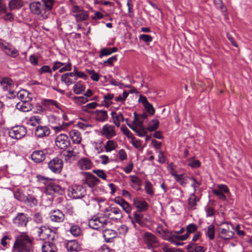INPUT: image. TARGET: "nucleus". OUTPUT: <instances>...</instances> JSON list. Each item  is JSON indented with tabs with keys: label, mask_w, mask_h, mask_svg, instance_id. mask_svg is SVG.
I'll return each instance as SVG.
<instances>
[{
	"label": "nucleus",
	"mask_w": 252,
	"mask_h": 252,
	"mask_svg": "<svg viewBox=\"0 0 252 252\" xmlns=\"http://www.w3.org/2000/svg\"><path fill=\"white\" fill-rule=\"evenodd\" d=\"M32 239L26 232H21L16 236L13 249L16 252H29L32 248Z\"/></svg>",
	"instance_id": "1"
},
{
	"label": "nucleus",
	"mask_w": 252,
	"mask_h": 252,
	"mask_svg": "<svg viewBox=\"0 0 252 252\" xmlns=\"http://www.w3.org/2000/svg\"><path fill=\"white\" fill-rule=\"evenodd\" d=\"M31 13L37 16L40 20H44L48 18L41 1H33L29 5Z\"/></svg>",
	"instance_id": "2"
},
{
	"label": "nucleus",
	"mask_w": 252,
	"mask_h": 252,
	"mask_svg": "<svg viewBox=\"0 0 252 252\" xmlns=\"http://www.w3.org/2000/svg\"><path fill=\"white\" fill-rule=\"evenodd\" d=\"M36 232L40 239L43 240H53L55 238V232L45 226L37 227L35 228Z\"/></svg>",
	"instance_id": "3"
},
{
	"label": "nucleus",
	"mask_w": 252,
	"mask_h": 252,
	"mask_svg": "<svg viewBox=\"0 0 252 252\" xmlns=\"http://www.w3.org/2000/svg\"><path fill=\"white\" fill-rule=\"evenodd\" d=\"M68 196L73 199H80L86 195V189L81 186L74 185L68 189Z\"/></svg>",
	"instance_id": "4"
},
{
	"label": "nucleus",
	"mask_w": 252,
	"mask_h": 252,
	"mask_svg": "<svg viewBox=\"0 0 252 252\" xmlns=\"http://www.w3.org/2000/svg\"><path fill=\"white\" fill-rule=\"evenodd\" d=\"M82 174L84 176V178L82 180L83 184L87 185L89 188H95L100 184V180L91 173L83 172Z\"/></svg>",
	"instance_id": "5"
},
{
	"label": "nucleus",
	"mask_w": 252,
	"mask_h": 252,
	"mask_svg": "<svg viewBox=\"0 0 252 252\" xmlns=\"http://www.w3.org/2000/svg\"><path fill=\"white\" fill-rule=\"evenodd\" d=\"M0 48L4 53L12 58H16L19 56V51L10 44L0 39Z\"/></svg>",
	"instance_id": "6"
},
{
	"label": "nucleus",
	"mask_w": 252,
	"mask_h": 252,
	"mask_svg": "<svg viewBox=\"0 0 252 252\" xmlns=\"http://www.w3.org/2000/svg\"><path fill=\"white\" fill-rule=\"evenodd\" d=\"M104 217H94L89 221V226L94 229H98L100 228H104L108 223H110Z\"/></svg>",
	"instance_id": "7"
},
{
	"label": "nucleus",
	"mask_w": 252,
	"mask_h": 252,
	"mask_svg": "<svg viewBox=\"0 0 252 252\" xmlns=\"http://www.w3.org/2000/svg\"><path fill=\"white\" fill-rule=\"evenodd\" d=\"M234 234V227L232 224L226 223L220 228L219 236L224 240L232 238Z\"/></svg>",
	"instance_id": "8"
},
{
	"label": "nucleus",
	"mask_w": 252,
	"mask_h": 252,
	"mask_svg": "<svg viewBox=\"0 0 252 252\" xmlns=\"http://www.w3.org/2000/svg\"><path fill=\"white\" fill-rule=\"evenodd\" d=\"M27 133L26 128L23 126L12 127L9 131V136L13 139H20Z\"/></svg>",
	"instance_id": "9"
},
{
	"label": "nucleus",
	"mask_w": 252,
	"mask_h": 252,
	"mask_svg": "<svg viewBox=\"0 0 252 252\" xmlns=\"http://www.w3.org/2000/svg\"><path fill=\"white\" fill-rule=\"evenodd\" d=\"M49 169L54 173H60L63 167V161L59 158H55L51 160L48 164Z\"/></svg>",
	"instance_id": "10"
},
{
	"label": "nucleus",
	"mask_w": 252,
	"mask_h": 252,
	"mask_svg": "<svg viewBox=\"0 0 252 252\" xmlns=\"http://www.w3.org/2000/svg\"><path fill=\"white\" fill-rule=\"evenodd\" d=\"M100 134L108 139H111L117 134L115 126L108 124L104 125L100 130Z\"/></svg>",
	"instance_id": "11"
},
{
	"label": "nucleus",
	"mask_w": 252,
	"mask_h": 252,
	"mask_svg": "<svg viewBox=\"0 0 252 252\" xmlns=\"http://www.w3.org/2000/svg\"><path fill=\"white\" fill-rule=\"evenodd\" d=\"M93 119L98 123H104L108 119V115L105 110H96L91 112Z\"/></svg>",
	"instance_id": "12"
},
{
	"label": "nucleus",
	"mask_w": 252,
	"mask_h": 252,
	"mask_svg": "<svg viewBox=\"0 0 252 252\" xmlns=\"http://www.w3.org/2000/svg\"><path fill=\"white\" fill-rule=\"evenodd\" d=\"M55 144L59 149L65 150L70 146V142L66 135L61 134L57 136Z\"/></svg>",
	"instance_id": "13"
},
{
	"label": "nucleus",
	"mask_w": 252,
	"mask_h": 252,
	"mask_svg": "<svg viewBox=\"0 0 252 252\" xmlns=\"http://www.w3.org/2000/svg\"><path fill=\"white\" fill-rule=\"evenodd\" d=\"M29 218L27 215L23 213H18L13 220L14 224L18 227H26Z\"/></svg>",
	"instance_id": "14"
},
{
	"label": "nucleus",
	"mask_w": 252,
	"mask_h": 252,
	"mask_svg": "<svg viewBox=\"0 0 252 252\" xmlns=\"http://www.w3.org/2000/svg\"><path fill=\"white\" fill-rule=\"evenodd\" d=\"M44 192L47 195H54L55 194H62L63 190L60 186L51 181L45 187Z\"/></svg>",
	"instance_id": "15"
},
{
	"label": "nucleus",
	"mask_w": 252,
	"mask_h": 252,
	"mask_svg": "<svg viewBox=\"0 0 252 252\" xmlns=\"http://www.w3.org/2000/svg\"><path fill=\"white\" fill-rule=\"evenodd\" d=\"M0 84L4 91H6L10 94H13L12 88L14 87L13 81L8 78H4L0 80Z\"/></svg>",
	"instance_id": "16"
},
{
	"label": "nucleus",
	"mask_w": 252,
	"mask_h": 252,
	"mask_svg": "<svg viewBox=\"0 0 252 252\" xmlns=\"http://www.w3.org/2000/svg\"><path fill=\"white\" fill-rule=\"evenodd\" d=\"M107 216L109 219L113 220H120L123 217L121 211L117 207L111 208Z\"/></svg>",
	"instance_id": "17"
},
{
	"label": "nucleus",
	"mask_w": 252,
	"mask_h": 252,
	"mask_svg": "<svg viewBox=\"0 0 252 252\" xmlns=\"http://www.w3.org/2000/svg\"><path fill=\"white\" fill-rule=\"evenodd\" d=\"M31 98H28V99L21 101L18 102L16 105V108L23 111L28 112L31 110L32 108V105L30 102Z\"/></svg>",
	"instance_id": "18"
},
{
	"label": "nucleus",
	"mask_w": 252,
	"mask_h": 252,
	"mask_svg": "<svg viewBox=\"0 0 252 252\" xmlns=\"http://www.w3.org/2000/svg\"><path fill=\"white\" fill-rule=\"evenodd\" d=\"M144 240L148 247H155L158 245V241L156 236L149 232L144 234Z\"/></svg>",
	"instance_id": "19"
},
{
	"label": "nucleus",
	"mask_w": 252,
	"mask_h": 252,
	"mask_svg": "<svg viewBox=\"0 0 252 252\" xmlns=\"http://www.w3.org/2000/svg\"><path fill=\"white\" fill-rule=\"evenodd\" d=\"M78 166L82 170H89L93 166L92 161L87 158H81L77 163Z\"/></svg>",
	"instance_id": "20"
},
{
	"label": "nucleus",
	"mask_w": 252,
	"mask_h": 252,
	"mask_svg": "<svg viewBox=\"0 0 252 252\" xmlns=\"http://www.w3.org/2000/svg\"><path fill=\"white\" fill-rule=\"evenodd\" d=\"M50 219L51 221L61 222L63 221L64 215L62 212L59 210H54L50 213Z\"/></svg>",
	"instance_id": "21"
},
{
	"label": "nucleus",
	"mask_w": 252,
	"mask_h": 252,
	"mask_svg": "<svg viewBox=\"0 0 252 252\" xmlns=\"http://www.w3.org/2000/svg\"><path fill=\"white\" fill-rule=\"evenodd\" d=\"M66 248L69 252H78L81 250V245L76 240H71L66 243Z\"/></svg>",
	"instance_id": "22"
},
{
	"label": "nucleus",
	"mask_w": 252,
	"mask_h": 252,
	"mask_svg": "<svg viewBox=\"0 0 252 252\" xmlns=\"http://www.w3.org/2000/svg\"><path fill=\"white\" fill-rule=\"evenodd\" d=\"M129 178L130 179L129 184L131 187L136 190H139L142 185L141 179L136 175H130Z\"/></svg>",
	"instance_id": "23"
},
{
	"label": "nucleus",
	"mask_w": 252,
	"mask_h": 252,
	"mask_svg": "<svg viewBox=\"0 0 252 252\" xmlns=\"http://www.w3.org/2000/svg\"><path fill=\"white\" fill-rule=\"evenodd\" d=\"M46 13L49 18L51 11L54 9L55 5V0H40Z\"/></svg>",
	"instance_id": "24"
},
{
	"label": "nucleus",
	"mask_w": 252,
	"mask_h": 252,
	"mask_svg": "<svg viewBox=\"0 0 252 252\" xmlns=\"http://www.w3.org/2000/svg\"><path fill=\"white\" fill-rule=\"evenodd\" d=\"M31 157L34 162L40 163L45 159L46 155L43 151L37 150L32 154Z\"/></svg>",
	"instance_id": "25"
},
{
	"label": "nucleus",
	"mask_w": 252,
	"mask_h": 252,
	"mask_svg": "<svg viewBox=\"0 0 252 252\" xmlns=\"http://www.w3.org/2000/svg\"><path fill=\"white\" fill-rule=\"evenodd\" d=\"M111 118L113 120V124L117 127L120 126L121 123L124 121V117L122 113H117L115 111H112L111 113Z\"/></svg>",
	"instance_id": "26"
},
{
	"label": "nucleus",
	"mask_w": 252,
	"mask_h": 252,
	"mask_svg": "<svg viewBox=\"0 0 252 252\" xmlns=\"http://www.w3.org/2000/svg\"><path fill=\"white\" fill-rule=\"evenodd\" d=\"M50 133V129L46 126H38L35 131V135L39 138L48 136Z\"/></svg>",
	"instance_id": "27"
},
{
	"label": "nucleus",
	"mask_w": 252,
	"mask_h": 252,
	"mask_svg": "<svg viewBox=\"0 0 252 252\" xmlns=\"http://www.w3.org/2000/svg\"><path fill=\"white\" fill-rule=\"evenodd\" d=\"M188 252H205L206 248L198 244L190 243L187 246Z\"/></svg>",
	"instance_id": "28"
},
{
	"label": "nucleus",
	"mask_w": 252,
	"mask_h": 252,
	"mask_svg": "<svg viewBox=\"0 0 252 252\" xmlns=\"http://www.w3.org/2000/svg\"><path fill=\"white\" fill-rule=\"evenodd\" d=\"M133 204L140 212L146 211L149 207L148 204L145 201L137 198L134 199Z\"/></svg>",
	"instance_id": "29"
},
{
	"label": "nucleus",
	"mask_w": 252,
	"mask_h": 252,
	"mask_svg": "<svg viewBox=\"0 0 252 252\" xmlns=\"http://www.w3.org/2000/svg\"><path fill=\"white\" fill-rule=\"evenodd\" d=\"M57 249L54 243L48 241L43 243L42 246V252H57Z\"/></svg>",
	"instance_id": "30"
},
{
	"label": "nucleus",
	"mask_w": 252,
	"mask_h": 252,
	"mask_svg": "<svg viewBox=\"0 0 252 252\" xmlns=\"http://www.w3.org/2000/svg\"><path fill=\"white\" fill-rule=\"evenodd\" d=\"M103 236L105 242L108 243L116 237L117 232L114 230L106 228L103 230Z\"/></svg>",
	"instance_id": "31"
},
{
	"label": "nucleus",
	"mask_w": 252,
	"mask_h": 252,
	"mask_svg": "<svg viewBox=\"0 0 252 252\" xmlns=\"http://www.w3.org/2000/svg\"><path fill=\"white\" fill-rule=\"evenodd\" d=\"M42 104L45 107H48L49 109H53L55 107L58 109H61L60 104L55 100L49 99H45L42 101Z\"/></svg>",
	"instance_id": "32"
},
{
	"label": "nucleus",
	"mask_w": 252,
	"mask_h": 252,
	"mask_svg": "<svg viewBox=\"0 0 252 252\" xmlns=\"http://www.w3.org/2000/svg\"><path fill=\"white\" fill-rule=\"evenodd\" d=\"M199 199L195 195L194 192L189 195L188 201V208L189 210H194Z\"/></svg>",
	"instance_id": "33"
},
{
	"label": "nucleus",
	"mask_w": 252,
	"mask_h": 252,
	"mask_svg": "<svg viewBox=\"0 0 252 252\" xmlns=\"http://www.w3.org/2000/svg\"><path fill=\"white\" fill-rule=\"evenodd\" d=\"M69 136L73 143L78 144L81 143L82 140L81 135L78 130L74 129L70 131Z\"/></svg>",
	"instance_id": "34"
},
{
	"label": "nucleus",
	"mask_w": 252,
	"mask_h": 252,
	"mask_svg": "<svg viewBox=\"0 0 252 252\" xmlns=\"http://www.w3.org/2000/svg\"><path fill=\"white\" fill-rule=\"evenodd\" d=\"M23 6L22 0H11L8 3V7L10 10L20 9Z\"/></svg>",
	"instance_id": "35"
},
{
	"label": "nucleus",
	"mask_w": 252,
	"mask_h": 252,
	"mask_svg": "<svg viewBox=\"0 0 252 252\" xmlns=\"http://www.w3.org/2000/svg\"><path fill=\"white\" fill-rule=\"evenodd\" d=\"M117 146L118 145L115 141L109 140L106 142L104 148L106 152H110L112 151L115 150Z\"/></svg>",
	"instance_id": "36"
},
{
	"label": "nucleus",
	"mask_w": 252,
	"mask_h": 252,
	"mask_svg": "<svg viewBox=\"0 0 252 252\" xmlns=\"http://www.w3.org/2000/svg\"><path fill=\"white\" fill-rule=\"evenodd\" d=\"M117 50L118 49L116 47L103 48L100 50L99 57L102 58L103 56L110 55L112 53L117 52Z\"/></svg>",
	"instance_id": "37"
},
{
	"label": "nucleus",
	"mask_w": 252,
	"mask_h": 252,
	"mask_svg": "<svg viewBox=\"0 0 252 252\" xmlns=\"http://www.w3.org/2000/svg\"><path fill=\"white\" fill-rule=\"evenodd\" d=\"M215 226L213 224H210L207 227L205 235L210 240H212L215 238Z\"/></svg>",
	"instance_id": "38"
},
{
	"label": "nucleus",
	"mask_w": 252,
	"mask_h": 252,
	"mask_svg": "<svg viewBox=\"0 0 252 252\" xmlns=\"http://www.w3.org/2000/svg\"><path fill=\"white\" fill-rule=\"evenodd\" d=\"M85 89V87L81 81L78 82L73 87V92L77 94H81Z\"/></svg>",
	"instance_id": "39"
},
{
	"label": "nucleus",
	"mask_w": 252,
	"mask_h": 252,
	"mask_svg": "<svg viewBox=\"0 0 252 252\" xmlns=\"http://www.w3.org/2000/svg\"><path fill=\"white\" fill-rule=\"evenodd\" d=\"M175 180L182 186L185 187L188 183L187 178L184 176V174H177L174 177Z\"/></svg>",
	"instance_id": "40"
},
{
	"label": "nucleus",
	"mask_w": 252,
	"mask_h": 252,
	"mask_svg": "<svg viewBox=\"0 0 252 252\" xmlns=\"http://www.w3.org/2000/svg\"><path fill=\"white\" fill-rule=\"evenodd\" d=\"M74 16L77 22L86 20L88 18L87 12L84 11L82 10L79 13L75 14Z\"/></svg>",
	"instance_id": "41"
},
{
	"label": "nucleus",
	"mask_w": 252,
	"mask_h": 252,
	"mask_svg": "<svg viewBox=\"0 0 252 252\" xmlns=\"http://www.w3.org/2000/svg\"><path fill=\"white\" fill-rule=\"evenodd\" d=\"M70 232L74 237H77L81 235L82 231L80 227L77 225H72L70 228Z\"/></svg>",
	"instance_id": "42"
},
{
	"label": "nucleus",
	"mask_w": 252,
	"mask_h": 252,
	"mask_svg": "<svg viewBox=\"0 0 252 252\" xmlns=\"http://www.w3.org/2000/svg\"><path fill=\"white\" fill-rule=\"evenodd\" d=\"M145 190L146 193L150 196H153L154 194V190L153 185L149 181H146L145 185Z\"/></svg>",
	"instance_id": "43"
},
{
	"label": "nucleus",
	"mask_w": 252,
	"mask_h": 252,
	"mask_svg": "<svg viewBox=\"0 0 252 252\" xmlns=\"http://www.w3.org/2000/svg\"><path fill=\"white\" fill-rule=\"evenodd\" d=\"M114 95L112 94H107L103 97L104 105L106 107H109L112 103V99L114 98Z\"/></svg>",
	"instance_id": "44"
},
{
	"label": "nucleus",
	"mask_w": 252,
	"mask_h": 252,
	"mask_svg": "<svg viewBox=\"0 0 252 252\" xmlns=\"http://www.w3.org/2000/svg\"><path fill=\"white\" fill-rule=\"evenodd\" d=\"M159 126V121L157 119L153 120L151 123L149 124L146 129L149 131L156 130Z\"/></svg>",
	"instance_id": "45"
},
{
	"label": "nucleus",
	"mask_w": 252,
	"mask_h": 252,
	"mask_svg": "<svg viewBox=\"0 0 252 252\" xmlns=\"http://www.w3.org/2000/svg\"><path fill=\"white\" fill-rule=\"evenodd\" d=\"M77 80V77L73 79L67 76V74H63L61 77V81L64 82L67 86H69L74 83Z\"/></svg>",
	"instance_id": "46"
},
{
	"label": "nucleus",
	"mask_w": 252,
	"mask_h": 252,
	"mask_svg": "<svg viewBox=\"0 0 252 252\" xmlns=\"http://www.w3.org/2000/svg\"><path fill=\"white\" fill-rule=\"evenodd\" d=\"M200 162L192 157L188 159V165L192 168H198L200 166Z\"/></svg>",
	"instance_id": "47"
},
{
	"label": "nucleus",
	"mask_w": 252,
	"mask_h": 252,
	"mask_svg": "<svg viewBox=\"0 0 252 252\" xmlns=\"http://www.w3.org/2000/svg\"><path fill=\"white\" fill-rule=\"evenodd\" d=\"M69 126V124L67 123H62V124H58V125L52 126L51 127L56 132L61 131L66 128Z\"/></svg>",
	"instance_id": "48"
},
{
	"label": "nucleus",
	"mask_w": 252,
	"mask_h": 252,
	"mask_svg": "<svg viewBox=\"0 0 252 252\" xmlns=\"http://www.w3.org/2000/svg\"><path fill=\"white\" fill-rule=\"evenodd\" d=\"M197 228L198 227L195 224L193 223H189L186 226V234L189 236L190 234L194 233L197 232Z\"/></svg>",
	"instance_id": "49"
},
{
	"label": "nucleus",
	"mask_w": 252,
	"mask_h": 252,
	"mask_svg": "<svg viewBox=\"0 0 252 252\" xmlns=\"http://www.w3.org/2000/svg\"><path fill=\"white\" fill-rule=\"evenodd\" d=\"M37 181L45 186V187L50 183L52 179L48 177H44L42 175H38L36 176Z\"/></svg>",
	"instance_id": "50"
},
{
	"label": "nucleus",
	"mask_w": 252,
	"mask_h": 252,
	"mask_svg": "<svg viewBox=\"0 0 252 252\" xmlns=\"http://www.w3.org/2000/svg\"><path fill=\"white\" fill-rule=\"evenodd\" d=\"M40 119L38 116H32L27 119V123L29 125L35 126L37 124L39 123Z\"/></svg>",
	"instance_id": "51"
},
{
	"label": "nucleus",
	"mask_w": 252,
	"mask_h": 252,
	"mask_svg": "<svg viewBox=\"0 0 252 252\" xmlns=\"http://www.w3.org/2000/svg\"><path fill=\"white\" fill-rule=\"evenodd\" d=\"M78 152L74 151L73 149L72 150L67 151L65 156L68 159L74 160L78 157Z\"/></svg>",
	"instance_id": "52"
},
{
	"label": "nucleus",
	"mask_w": 252,
	"mask_h": 252,
	"mask_svg": "<svg viewBox=\"0 0 252 252\" xmlns=\"http://www.w3.org/2000/svg\"><path fill=\"white\" fill-rule=\"evenodd\" d=\"M73 100L78 105L85 104L88 101V99L85 96H74Z\"/></svg>",
	"instance_id": "53"
},
{
	"label": "nucleus",
	"mask_w": 252,
	"mask_h": 252,
	"mask_svg": "<svg viewBox=\"0 0 252 252\" xmlns=\"http://www.w3.org/2000/svg\"><path fill=\"white\" fill-rule=\"evenodd\" d=\"M98 104L96 102H91L87 104V105L83 106L82 107V111L84 112H89L88 109H94L96 108Z\"/></svg>",
	"instance_id": "54"
},
{
	"label": "nucleus",
	"mask_w": 252,
	"mask_h": 252,
	"mask_svg": "<svg viewBox=\"0 0 252 252\" xmlns=\"http://www.w3.org/2000/svg\"><path fill=\"white\" fill-rule=\"evenodd\" d=\"M87 72L88 74L90 76L91 78L94 81H98L99 79V75L97 73H96L93 70H87Z\"/></svg>",
	"instance_id": "55"
},
{
	"label": "nucleus",
	"mask_w": 252,
	"mask_h": 252,
	"mask_svg": "<svg viewBox=\"0 0 252 252\" xmlns=\"http://www.w3.org/2000/svg\"><path fill=\"white\" fill-rule=\"evenodd\" d=\"M128 93L124 91L122 95H119L115 98V101L117 102H124L128 95Z\"/></svg>",
	"instance_id": "56"
},
{
	"label": "nucleus",
	"mask_w": 252,
	"mask_h": 252,
	"mask_svg": "<svg viewBox=\"0 0 252 252\" xmlns=\"http://www.w3.org/2000/svg\"><path fill=\"white\" fill-rule=\"evenodd\" d=\"M121 129L124 134L126 135L128 138L131 139L133 137L132 133L125 125H123L121 126Z\"/></svg>",
	"instance_id": "57"
},
{
	"label": "nucleus",
	"mask_w": 252,
	"mask_h": 252,
	"mask_svg": "<svg viewBox=\"0 0 252 252\" xmlns=\"http://www.w3.org/2000/svg\"><path fill=\"white\" fill-rule=\"evenodd\" d=\"M167 169L170 174L174 177L177 174L176 170V166L173 163H171L168 165Z\"/></svg>",
	"instance_id": "58"
},
{
	"label": "nucleus",
	"mask_w": 252,
	"mask_h": 252,
	"mask_svg": "<svg viewBox=\"0 0 252 252\" xmlns=\"http://www.w3.org/2000/svg\"><path fill=\"white\" fill-rule=\"evenodd\" d=\"M220 191L223 192V193H228L229 192V189L228 187L225 185L222 184L218 185L217 188L215 189Z\"/></svg>",
	"instance_id": "59"
},
{
	"label": "nucleus",
	"mask_w": 252,
	"mask_h": 252,
	"mask_svg": "<svg viewBox=\"0 0 252 252\" xmlns=\"http://www.w3.org/2000/svg\"><path fill=\"white\" fill-rule=\"evenodd\" d=\"M213 192L219 199H220L222 200H225L226 199V197L225 194L223 193V192H221L215 189L213 190Z\"/></svg>",
	"instance_id": "60"
},
{
	"label": "nucleus",
	"mask_w": 252,
	"mask_h": 252,
	"mask_svg": "<svg viewBox=\"0 0 252 252\" xmlns=\"http://www.w3.org/2000/svg\"><path fill=\"white\" fill-rule=\"evenodd\" d=\"M93 172L95 173L98 177L103 179L106 180L107 178L106 174L102 170H93Z\"/></svg>",
	"instance_id": "61"
},
{
	"label": "nucleus",
	"mask_w": 252,
	"mask_h": 252,
	"mask_svg": "<svg viewBox=\"0 0 252 252\" xmlns=\"http://www.w3.org/2000/svg\"><path fill=\"white\" fill-rule=\"evenodd\" d=\"M205 210L207 217H212L215 214V211L213 208L211 206H207L205 208Z\"/></svg>",
	"instance_id": "62"
},
{
	"label": "nucleus",
	"mask_w": 252,
	"mask_h": 252,
	"mask_svg": "<svg viewBox=\"0 0 252 252\" xmlns=\"http://www.w3.org/2000/svg\"><path fill=\"white\" fill-rule=\"evenodd\" d=\"M117 60V56L116 55L111 57L108 59L106 61H104L103 64L104 65H109L112 66L114 62Z\"/></svg>",
	"instance_id": "63"
},
{
	"label": "nucleus",
	"mask_w": 252,
	"mask_h": 252,
	"mask_svg": "<svg viewBox=\"0 0 252 252\" xmlns=\"http://www.w3.org/2000/svg\"><path fill=\"white\" fill-rule=\"evenodd\" d=\"M162 250L164 252H182L180 249H176L175 248H169L165 246L163 247Z\"/></svg>",
	"instance_id": "64"
}]
</instances>
